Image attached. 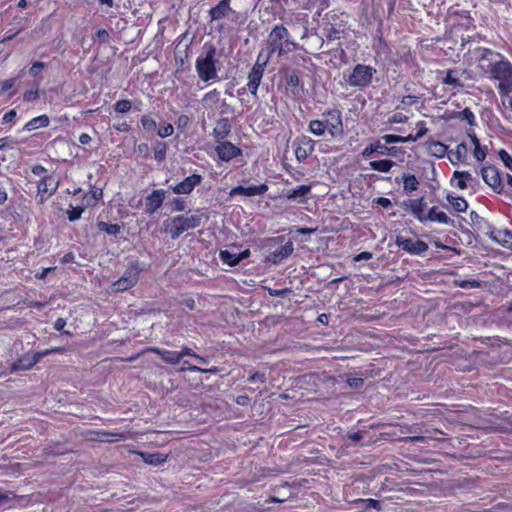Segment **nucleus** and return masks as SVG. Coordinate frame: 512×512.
Listing matches in <instances>:
<instances>
[{
  "instance_id": "nucleus-1",
  "label": "nucleus",
  "mask_w": 512,
  "mask_h": 512,
  "mask_svg": "<svg viewBox=\"0 0 512 512\" xmlns=\"http://www.w3.org/2000/svg\"><path fill=\"white\" fill-rule=\"evenodd\" d=\"M477 68L492 81L504 103L512 95V62L500 52L489 48H479Z\"/></svg>"
},
{
  "instance_id": "nucleus-2",
  "label": "nucleus",
  "mask_w": 512,
  "mask_h": 512,
  "mask_svg": "<svg viewBox=\"0 0 512 512\" xmlns=\"http://www.w3.org/2000/svg\"><path fill=\"white\" fill-rule=\"evenodd\" d=\"M296 48V43L290 40L289 31L282 25H276L268 35L266 54L269 59L274 53L282 56L286 53L293 51Z\"/></svg>"
},
{
  "instance_id": "nucleus-3",
  "label": "nucleus",
  "mask_w": 512,
  "mask_h": 512,
  "mask_svg": "<svg viewBox=\"0 0 512 512\" xmlns=\"http://www.w3.org/2000/svg\"><path fill=\"white\" fill-rule=\"evenodd\" d=\"M216 53L213 45H205L204 51L196 59L195 69L203 82L219 80Z\"/></svg>"
},
{
  "instance_id": "nucleus-4",
  "label": "nucleus",
  "mask_w": 512,
  "mask_h": 512,
  "mask_svg": "<svg viewBox=\"0 0 512 512\" xmlns=\"http://www.w3.org/2000/svg\"><path fill=\"white\" fill-rule=\"evenodd\" d=\"M202 223V216L199 212L193 214H182L171 219L166 224V229L171 235L172 239H177L184 232L199 227Z\"/></svg>"
},
{
  "instance_id": "nucleus-5",
  "label": "nucleus",
  "mask_w": 512,
  "mask_h": 512,
  "mask_svg": "<svg viewBox=\"0 0 512 512\" xmlns=\"http://www.w3.org/2000/svg\"><path fill=\"white\" fill-rule=\"evenodd\" d=\"M376 73V69L364 64H357L351 72H345L343 77L350 87L363 89L367 87Z\"/></svg>"
},
{
  "instance_id": "nucleus-6",
  "label": "nucleus",
  "mask_w": 512,
  "mask_h": 512,
  "mask_svg": "<svg viewBox=\"0 0 512 512\" xmlns=\"http://www.w3.org/2000/svg\"><path fill=\"white\" fill-rule=\"evenodd\" d=\"M269 61V56H264V51H261L258 54L257 60L253 65L252 69L248 74V83L247 87L250 93L254 96L257 95V90L261 83L266 65Z\"/></svg>"
},
{
  "instance_id": "nucleus-7",
  "label": "nucleus",
  "mask_w": 512,
  "mask_h": 512,
  "mask_svg": "<svg viewBox=\"0 0 512 512\" xmlns=\"http://www.w3.org/2000/svg\"><path fill=\"white\" fill-rule=\"evenodd\" d=\"M325 117L324 127L327 130V133L332 137H338L343 134V123L341 112L337 109L328 110L323 113Z\"/></svg>"
},
{
  "instance_id": "nucleus-8",
  "label": "nucleus",
  "mask_w": 512,
  "mask_h": 512,
  "mask_svg": "<svg viewBox=\"0 0 512 512\" xmlns=\"http://www.w3.org/2000/svg\"><path fill=\"white\" fill-rule=\"evenodd\" d=\"M140 269L132 265L124 272L123 276L112 284L116 292L126 291L136 285L139 279Z\"/></svg>"
},
{
  "instance_id": "nucleus-9",
  "label": "nucleus",
  "mask_w": 512,
  "mask_h": 512,
  "mask_svg": "<svg viewBox=\"0 0 512 512\" xmlns=\"http://www.w3.org/2000/svg\"><path fill=\"white\" fill-rule=\"evenodd\" d=\"M395 243L398 247L402 248L404 251L411 255L420 256L426 253L429 249V246L426 242L412 238H405L403 236H397Z\"/></svg>"
},
{
  "instance_id": "nucleus-10",
  "label": "nucleus",
  "mask_w": 512,
  "mask_h": 512,
  "mask_svg": "<svg viewBox=\"0 0 512 512\" xmlns=\"http://www.w3.org/2000/svg\"><path fill=\"white\" fill-rule=\"evenodd\" d=\"M316 142L308 136H301L294 140L295 157L299 162L305 161L314 151Z\"/></svg>"
},
{
  "instance_id": "nucleus-11",
  "label": "nucleus",
  "mask_w": 512,
  "mask_h": 512,
  "mask_svg": "<svg viewBox=\"0 0 512 512\" xmlns=\"http://www.w3.org/2000/svg\"><path fill=\"white\" fill-rule=\"evenodd\" d=\"M58 180L53 176H44L37 185L38 202L43 204L58 189Z\"/></svg>"
},
{
  "instance_id": "nucleus-12",
  "label": "nucleus",
  "mask_w": 512,
  "mask_h": 512,
  "mask_svg": "<svg viewBox=\"0 0 512 512\" xmlns=\"http://www.w3.org/2000/svg\"><path fill=\"white\" fill-rule=\"evenodd\" d=\"M202 182V176L199 174H192L184 178L181 182L170 186L173 193L181 195L190 194L196 186Z\"/></svg>"
},
{
  "instance_id": "nucleus-13",
  "label": "nucleus",
  "mask_w": 512,
  "mask_h": 512,
  "mask_svg": "<svg viewBox=\"0 0 512 512\" xmlns=\"http://www.w3.org/2000/svg\"><path fill=\"white\" fill-rule=\"evenodd\" d=\"M166 191L163 189L153 190L145 199V211L147 214H154L163 204Z\"/></svg>"
},
{
  "instance_id": "nucleus-14",
  "label": "nucleus",
  "mask_w": 512,
  "mask_h": 512,
  "mask_svg": "<svg viewBox=\"0 0 512 512\" xmlns=\"http://www.w3.org/2000/svg\"><path fill=\"white\" fill-rule=\"evenodd\" d=\"M218 157L222 161H230L233 158L241 155V150L234 144L228 141H220L215 148Z\"/></svg>"
},
{
  "instance_id": "nucleus-15",
  "label": "nucleus",
  "mask_w": 512,
  "mask_h": 512,
  "mask_svg": "<svg viewBox=\"0 0 512 512\" xmlns=\"http://www.w3.org/2000/svg\"><path fill=\"white\" fill-rule=\"evenodd\" d=\"M268 191V186L266 184L253 185L249 187L244 186H236L233 187L229 194L231 197L236 195H243L246 197L260 196L265 194Z\"/></svg>"
},
{
  "instance_id": "nucleus-16",
  "label": "nucleus",
  "mask_w": 512,
  "mask_h": 512,
  "mask_svg": "<svg viewBox=\"0 0 512 512\" xmlns=\"http://www.w3.org/2000/svg\"><path fill=\"white\" fill-rule=\"evenodd\" d=\"M481 176L488 186H490L494 191L500 192L501 178L496 168L491 166L482 168Z\"/></svg>"
},
{
  "instance_id": "nucleus-17",
  "label": "nucleus",
  "mask_w": 512,
  "mask_h": 512,
  "mask_svg": "<svg viewBox=\"0 0 512 512\" xmlns=\"http://www.w3.org/2000/svg\"><path fill=\"white\" fill-rule=\"evenodd\" d=\"M294 250L293 243L291 241L286 242L284 245L278 247L273 252H271L266 260L273 264L280 263L284 259H286L289 255L292 254Z\"/></svg>"
},
{
  "instance_id": "nucleus-18",
  "label": "nucleus",
  "mask_w": 512,
  "mask_h": 512,
  "mask_svg": "<svg viewBox=\"0 0 512 512\" xmlns=\"http://www.w3.org/2000/svg\"><path fill=\"white\" fill-rule=\"evenodd\" d=\"M250 256V251L248 249L242 251L241 253H233L229 250H221L219 253L220 260L231 267L236 266L240 263V261L248 258Z\"/></svg>"
},
{
  "instance_id": "nucleus-19",
  "label": "nucleus",
  "mask_w": 512,
  "mask_h": 512,
  "mask_svg": "<svg viewBox=\"0 0 512 512\" xmlns=\"http://www.w3.org/2000/svg\"><path fill=\"white\" fill-rule=\"evenodd\" d=\"M97 439L101 442H120L125 441L132 438V435L130 432L127 431H105L100 430L97 432Z\"/></svg>"
},
{
  "instance_id": "nucleus-20",
  "label": "nucleus",
  "mask_w": 512,
  "mask_h": 512,
  "mask_svg": "<svg viewBox=\"0 0 512 512\" xmlns=\"http://www.w3.org/2000/svg\"><path fill=\"white\" fill-rule=\"evenodd\" d=\"M38 363V357L34 353H27L11 365V372L30 370Z\"/></svg>"
},
{
  "instance_id": "nucleus-21",
  "label": "nucleus",
  "mask_w": 512,
  "mask_h": 512,
  "mask_svg": "<svg viewBox=\"0 0 512 512\" xmlns=\"http://www.w3.org/2000/svg\"><path fill=\"white\" fill-rule=\"evenodd\" d=\"M489 236L495 242L501 244L503 247L512 250V232L506 229L492 230Z\"/></svg>"
},
{
  "instance_id": "nucleus-22",
  "label": "nucleus",
  "mask_w": 512,
  "mask_h": 512,
  "mask_svg": "<svg viewBox=\"0 0 512 512\" xmlns=\"http://www.w3.org/2000/svg\"><path fill=\"white\" fill-rule=\"evenodd\" d=\"M392 150H394V148H388L385 144H382L380 141H375L366 148H364L361 154L364 158H371L374 153H378L380 155H392Z\"/></svg>"
},
{
  "instance_id": "nucleus-23",
  "label": "nucleus",
  "mask_w": 512,
  "mask_h": 512,
  "mask_svg": "<svg viewBox=\"0 0 512 512\" xmlns=\"http://www.w3.org/2000/svg\"><path fill=\"white\" fill-rule=\"evenodd\" d=\"M202 101L204 106L211 110H217L220 105H225V101L221 100L220 92L217 89L207 92L203 96Z\"/></svg>"
},
{
  "instance_id": "nucleus-24",
  "label": "nucleus",
  "mask_w": 512,
  "mask_h": 512,
  "mask_svg": "<svg viewBox=\"0 0 512 512\" xmlns=\"http://www.w3.org/2000/svg\"><path fill=\"white\" fill-rule=\"evenodd\" d=\"M468 156V147L464 143L456 146L455 150L448 152V158L453 165H458L466 161Z\"/></svg>"
},
{
  "instance_id": "nucleus-25",
  "label": "nucleus",
  "mask_w": 512,
  "mask_h": 512,
  "mask_svg": "<svg viewBox=\"0 0 512 512\" xmlns=\"http://www.w3.org/2000/svg\"><path fill=\"white\" fill-rule=\"evenodd\" d=\"M230 9V0H221L218 5L209 10L211 21L226 18Z\"/></svg>"
},
{
  "instance_id": "nucleus-26",
  "label": "nucleus",
  "mask_w": 512,
  "mask_h": 512,
  "mask_svg": "<svg viewBox=\"0 0 512 512\" xmlns=\"http://www.w3.org/2000/svg\"><path fill=\"white\" fill-rule=\"evenodd\" d=\"M426 150L429 155L437 158H443L446 154L448 155L449 152L448 147L445 144L434 140L426 142Z\"/></svg>"
},
{
  "instance_id": "nucleus-27",
  "label": "nucleus",
  "mask_w": 512,
  "mask_h": 512,
  "mask_svg": "<svg viewBox=\"0 0 512 512\" xmlns=\"http://www.w3.org/2000/svg\"><path fill=\"white\" fill-rule=\"evenodd\" d=\"M424 199L410 200L407 207L411 210L412 214L420 221H427V215L424 214Z\"/></svg>"
},
{
  "instance_id": "nucleus-28",
  "label": "nucleus",
  "mask_w": 512,
  "mask_h": 512,
  "mask_svg": "<svg viewBox=\"0 0 512 512\" xmlns=\"http://www.w3.org/2000/svg\"><path fill=\"white\" fill-rule=\"evenodd\" d=\"M151 351L159 355L163 361L168 364L176 365L181 361V355L178 351H170L161 348H152Z\"/></svg>"
},
{
  "instance_id": "nucleus-29",
  "label": "nucleus",
  "mask_w": 512,
  "mask_h": 512,
  "mask_svg": "<svg viewBox=\"0 0 512 512\" xmlns=\"http://www.w3.org/2000/svg\"><path fill=\"white\" fill-rule=\"evenodd\" d=\"M50 124V119L47 115H40L37 117L32 118L30 121H28L24 127V131H33L39 128H45L48 127Z\"/></svg>"
},
{
  "instance_id": "nucleus-30",
  "label": "nucleus",
  "mask_w": 512,
  "mask_h": 512,
  "mask_svg": "<svg viewBox=\"0 0 512 512\" xmlns=\"http://www.w3.org/2000/svg\"><path fill=\"white\" fill-rule=\"evenodd\" d=\"M231 131V125L228 121V119H221L217 122L214 130L213 135L217 140H223L225 139Z\"/></svg>"
},
{
  "instance_id": "nucleus-31",
  "label": "nucleus",
  "mask_w": 512,
  "mask_h": 512,
  "mask_svg": "<svg viewBox=\"0 0 512 512\" xmlns=\"http://www.w3.org/2000/svg\"><path fill=\"white\" fill-rule=\"evenodd\" d=\"M468 136L470 138V141L472 145L474 146L473 155L476 158L477 161L482 162L485 160L487 155V149L486 147H482L480 145L479 139L474 133H468Z\"/></svg>"
},
{
  "instance_id": "nucleus-32",
  "label": "nucleus",
  "mask_w": 512,
  "mask_h": 512,
  "mask_svg": "<svg viewBox=\"0 0 512 512\" xmlns=\"http://www.w3.org/2000/svg\"><path fill=\"white\" fill-rule=\"evenodd\" d=\"M311 185H300L286 193V198L289 200L302 201L306 195L311 191Z\"/></svg>"
},
{
  "instance_id": "nucleus-33",
  "label": "nucleus",
  "mask_w": 512,
  "mask_h": 512,
  "mask_svg": "<svg viewBox=\"0 0 512 512\" xmlns=\"http://www.w3.org/2000/svg\"><path fill=\"white\" fill-rule=\"evenodd\" d=\"M427 220L432 222H437L440 224H449L450 218L447 216V214L441 210H439L436 206H433L428 214H427Z\"/></svg>"
},
{
  "instance_id": "nucleus-34",
  "label": "nucleus",
  "mask_w": 512,
  "mask_h": 512,
  "mask_svg": "<svg viewBox=\"0 0 512 512\" xmlns=\"http://www.w3.org/2000/svg\"><path fill=\"white\" fill-rule=\"evenodd\" d=\"M458 72L456 70H448L445 78L442 80V83L448 86H451L453 89L457 91L463 88V83L460 78L457 76Z\"/></svg>"
},
{
  "instance_id": "nucleus-35",
  "label": "nucleus",
  "mask_w": 512,
  "mask_h": 512,
  "mask_svg": "<svg viewBox=\"0 0 512 512\" xmlns=\"http://www.w3.org/2000/svg\"><path fill=\"white\" fill-rule=\"evenodd\" d=\"M395 165V162L390 159H381L370 161L369 166L372 170L387 173Z\"/></svg>"
},
{
  "instance_id": "nucleus-36",
  "label": "nucleus",
  "mask_w": 512,
  "mask_h": 512,
  "mask_svg": "<svg viewBox=\"0 0 512 512\" xmlns=\"http://www.w3.org/2000/svg\"><path fill=\"white\" fill-rule=\"evenodd\" d=\"M403 180V190L406 193H411L413 191H416L419 186V181L417 178L412 174H404L402 176Z\"/></svg>"
},
{
  "instance_id": "nucleus-37",
  "label": "nucleus",
  "mask_w": 512,
  "mask_h": 512,
  "mask_svg": "<svg viewBox=\"0 0 512 512\" xmlns=\"http://www.w3.org/2000/svg\"><path fill=\"white\" fill-rule=\"evenodd\" d=\"M447 200L456 212H465L468 209V203L463 197L448 195Z\"/></svg>"
},
{
  "instance_id": "nucleus-38",
  "label": "nucleus",
  "mask_w": 512,
  "mask_h": 512,
  "mask_svg": "<svg viewBox=\"0 0 512 512\" xmlns=\"http://www.w3.org/2000/svg\"><path fill=\"white\" fill-rule=\"evenodd\" d=\"M308 131L318 137L324 136L327 130L324 127L323 120H311L308 125Z\"/></svg>"
},
{
  "instance_id": "nucleus-39",
  "label": "nucleus",
  "mask_w": 512,
  "mask_h": 512,
  "mask_svg": "<svg viewBox=\"0 0 512 512\" xmlns=\"http://www.w3.org/2000/svg\"><path fill=\"white\" fill-rule=\"evenodd\" d=\"M453 178L457 180L456 186L459 189H465L467 187L466 181L472 180V175L468 171H455Z\"/></svg>"
},
{
  "instance_id": "nucleus-40",
  "label": "nucleus",
  "mask_w": 512,
  "mask_h": 512,
  "mask_svg": "<svg viewBox=\"0 0 512 512\" xmlns=\"http://www.w3.org/2000/svg\"><path fill=\"white\" fill-rule=\"evenodd\" d=\"M16 496L12 492H0V508L8 509L14 506Z\"/></svg>"
},
{
  "instance_id": "nucleus-41",
  "label": "nucleus",
  "mask_w": 512,
  "mask_h": 512,
  "mask_svg": "<svg viewBox=\"0 0 512 512\" xmlns=\"http://www.w3.org/2000/svg\"><path fill=\"white\" fill-rule=\"evenodd\" d=\"M145 463L151 465H160L165 462V458L157 454H143L139 453Z\"/></svg>"
},
{
  "instance_id": "nucleus-42",
  "label": "nucleus",
  "mask_w": 512,
  "mask_h": 512,
  "mask_svg": "<svg viewBox=\"0 0 512 512\" xmlns=\"http://www.w3.org/2000/svg\"><path fill=\"white\" fill-rule=\"evenodd\" d=\"M98 228L99 230L104 231L109 235H117L120 232V226L118 224H108L106 222H99Z\"/></svg>"
},
{
  "instance_id": "nucleus-43",
  "label": "nucleus",
  "mask_w": 512,
  "mask_h": 512,
  "mask_svg": "<svg viewBox=\"0 0 512 512\" xmlns=\"http://www.w3.org/2000/svg\"><path fill=\"white\" fill-rule=\"evenodd\" d=\"M141 125H142L143 129L148 132L154 131L157 128L156 121L148 115L142 116Z\"/></svg>"
},
{
  "instance_id": "nucleus-44",
  "label": "nucleus",
  "mask_w": 512,
  "mask_h": 512,
  "mask_svg": "<svg viewBox=\"0 0 512 512\" xmlns=\"http://www.w3.org/2000/svg\"><path fill=\"white\" fill-rule=\"evenodd\" d=\"M131 107V102L127 99L119 100L114 104V109L118 113H127L130 111Z\"/></svg>"
},
{
  "instance_id": "nucleus-45",
  "label": "nucleus",
  "mask_w": 512,
  "mask_h": 512,
  "mask_svg": "<svg viewBox=\"0 0 512 512\" xmlns=\"http://www.w3.org/2000/svg\"><path fill=\"white\" fill-rule=\"evenodd\" d=\"M39 85L36 84L33 89L26 90L23 94V100L25 102H32L39 97Z\"/></svg>"
},
{
  "instance_id": "nucleus-46",
  "label": "nucleus",
  "mask_w": 512,
  "mask_h": 512,
  "mask_svg": "<svg viewBox=\"0 0 512 512\" xmlns=\"http://www.w3.org/2000/svg\"><path fill=\"white\" fill-rule=\"evenodd\" d=\"M459 118L461 120L467 121L468 124L471 126L475 124V115L469 108H465L464 110H462L459 114Z\"/></svg>"
},
{
  "instance_id": "nucleus-47",
  "label": "nucleus",
  "mask_w": 512,
  "mask_h": 512,
  "mask_svg": "<svg viewBox=\"0 0 512 512\" xmlns=\"http://www.w3.org/2000/svg\"><path fill=\"white\" fill-rule=\"evenodd\" d=\"M166 154V144L159 143L154 149V157L157 161L161 162L164 160Z\"/></svg>"
},
{
  "instance_id": "nucleus-48",
  "label": "nucleus",
  "mask_w": 512,
  "mask_h": 512,
  "mask_svg": "<svg viewBox=\"0 0 512 512\" xmlns=\"http://www.w3.org/2000/svg\"><path fill=\"white\" fill-rule=\"evenodd\" d=\"M178 353L181 355V359L185 356H192L195 357L197 360H199L202 364H207V360L197 354H195L190 348L183 347L181 351H178Z\"/></svg>"
},
{
  "instance_id": "nucleus-49",
  "label": "nucleus",
  "mask_w": 512,
  "mask_h": 512,
  "mask_svg": "<svg viewBox=\"0 0 512 512\" xmlns=\"http://www.w3.org/2000/svg\"><path fill=\"white\" fill-rule=\"evenodd\" d=\"M173 131H174L173 126L171 124H166L164 126H161L157 130V134L161 138H166V137L171 136L173 134Z\"/></svg>"
},
{
  "instance_id": "nucleus-50",
  "label": "nucleus",
  "mask_w": 512,
  "mask_h": 512,
  "mask_svg": "<svg viewBox=\"0 0 512 512\" xmlns=\"http://www.w3.org/2000/svg\"><path fill=\"white\" fill-rule=\"evenodd\" d=\"M499 157H500L501 161L503 162V164L505 165V167L512 170V156L507 151L500 150Z\"/></svg>"
},
{
  "instance_id": "nucleus-51",
  "label": "nucleus",
  "mask_w": 512,
  "mask_h": 512,
  "mask_svg": "<svg viewBox=\"0 0 512 512\" xmlns=\"http://www.w3.org/2000/svg\"><path fill=\"white\" fill-rule=\"evenodd\" d=\"M382 139L385 141V145L392 143H404L403 136L399 135L386 134L382 137Z\"/></svg>"
},
{
  "instance_id": "nucleus-52",
  "label": "nucleus",
  "mask_w": 512,
  "mask_h": 512,
  "mask_svg": "<svg viewBox=\"0 0 512 512\" xmlns=\"http://www.w3.org/2000/svg\"><path fill=\"white\" fill-rule=\"evenodd\" d=\"M226 18L229 21H231L233 23H236V24L237 23H242L243 19H244L243 16L239 12L233 10L232 8L229 10V13H228Z\"/></svg>"
},
{
  "instance_id": "nucleus-53",
  "label": "nucleus",
  "mask_w": 512,
  "mask_h": 512,
  "mask_svg": "<svg viewBox=\"0 0 512 512\" xmlns=\"http://www.w3.org/2000/svg\"><path fill=\"white\" fill-rule=\"evenodd\" d=\"M84 209L77 207L73 208L72 210L68 211V218L70 221H76L81 218V215L83 213Z\"/></svg>"
},
{
  "instance_id": "nucleus-54",
  "label": "nucleus",
  "mask_w": 512,
  "mask_h": 512,
  "mask_svg": "<svg viewBox=\"0 0 512 512\" xmlns=\"http://www.w3.org/2000/svg\"><path fill=\"white\" fill-rule=\"evenodd\" d=\"M45 64L43 62H34L29 69V73L32 76H37L44 69Z\"/></svg>"
},
{
  "instance_id": "nucleus-55",
  "label": "nucleus",
  "mask_w": 512,
  "mask_h": 512,
  "mask_svg": "<svg viewBox=\"0 0 512 512\" xmlns=\"http://www.w3.org/2000/svg\"><path fill=\"white\" fill-rule=\"evenodd\" d=\"M189 122H190V119L187 115H180L177 119L176 124H177L178 129L183 131L188 126Z\"/></svg>"
},
{
  "instance_id": "nucleus-56",
  "label": "nucleus",
  "mask_w": 512,
  "mask_h": 512,
  "mask_svg": "<svg viewBox=\"0 0 512 512\" xmlns=\"http://www.w3.org/2000/svg\"><path fill=\"white\" fill-rule=\"evenodd\" d=\"M173 205H174V210L178 211V212L184 211L186 209V203H185L184 199H182V198H175L173 200Z\"/></svg>"
},
{
  "instance_id": "nucleus-57",
  "label": "nucleus",
  "mask_w": 512,
  "mask_h": 512,
  "mask_svg": "<svg viewBox=\"0 0 512 512\" xmlns=\"http://www.w3.org/2000/svg\"><path fill=\"white\" fill-rule=\"evenodd\" d=\"M32 173L38 177H40L41 179H43L44 176H49L47 174V170L41 166V165H36L32 168Z\"/></svg>"
},
{
  "instance_id": "nucleus-58",
  "label": "nucleus",
  "mask_w": 512,
  "mask_h": 512,
  "mask_svg": "<svg viewBox=\"0 0 512 512\" xmlns=\"http://www.w3.org/2000/svg\"><path fill=\"white\" fill-rule=\"evenodd\" d=\"M266 380L265 375L263 373L255 372L251 376H249L248 381L250 383H255L257 381L264 383Z\"/></svg>"
},
{
  "instance_id": "nucleus-59",
  "label": "nucleus",
  "mask_w": 512,
  "mask_h": 512,
  "mask_svg": "<svg viewBox=\"0 0 512 512\" xmlns=\"http://www.w3.org/2000/svg\"><path fill=\"white\" fill-rule=\"evenodd\" d=\"M407 121V116L402 113H395L390 118L391 123H405Z\"/></svg>"
},
{
  "instance_id": "nucleus-60",
  "label": "nucleus",
  "mask_w": 512,
  "mask_h": 512,
  "mask_svg": "<svg viewBox=\"0 0 512 512\" xmlns=\"http://www.w3.org/2000/svg\"><path fill=\"white\" fill-rule=\"evenodd\" d=\"M459 286L461 288H477L480 286L479 282L476 280H465L462 281Z\"/></svg>"
},
{
  "instance_id": "nucleus-61",
  "label": "nucleus",
  "mask_w": 512,
  "mask_h": 512,
  "mask_svg": "<svg viewBox=\"0 0 512 512\" xmlns=\"http://www.w3.org/2000/svg\"><path fill=\"white\" fill-rule=\"evenodd\" d=\"M17 116V113L14 109L8 111L7 113L4 114L3 118H2V121L3 123H9V122H12L14 121V119L16 118Z\"/></svg>"
},
{
  "instance_id": "nucleus-62",
  "label": "nucleus",
  "mask_w": 512,
  "mask_h": 512,
  "mask_svg": "<svg viewBox=\"0 0 512 512\" xmlns=\"http://www.w3.org/2000/svg\"><path fill=\"white\" fill-rule=\"evenodd\" d=\"M417 126V129H418V132H417V137L421 138L423 137L426 133H427V128H426V124L424 121H419L417 122L416 124Z\"/></svg>"
},
{
  "instance_id": "nucleus-63",
  "label": "nucleus",
  "mask_w": 512,
  "mask_h": 512,
  "mask_svg": "<svg viewBox=\"0 0 512 512\" xmlns=\"http://www.w3.org/2000/svg\"><path fill=\"white\" fill-rule=\"evenodd\" d=\"M372 256L373 255L371 252L364 251V252H361L360 254L356 255L353 260L355 262H360V261H364V260H369L372 258Z\"/></svg>"
},
{
  "instance_id": "nucleus-64",
  "label": "nucleus",
  "mask_w": 512,
  "mask_h": 512,
  "mask_svg": "<svg viewBox=\"0 0 512 512\" xmlns=\"http://www.w3.org/2000/svg\"><path fill=\"white\" fill-rule=\"evenodd\" d=\"M15 79H7L1 84V91L6 92L10 90L15 85Z\"/></svg>"
}]
</instances>
